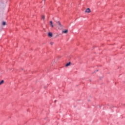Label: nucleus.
<instances>
[{
	"mask_svg": "<svg viewBox=\"0 0 125 125\" xmlns=\"http://www.w3.org/2000/svg\"><path fill=\"white\" fill-rule=\"evenodd\" d=\"M68 33V30H65L62 31V34H67Z\"/></svg>",
	"mask_w": 125,
	"mask_h": 125,
	"instance_id": "20e7f679",
	"label": "nucleus"
},
{
	"mask_svg": "<svg viewBox=\"0 0 125 125\" xmlns=\"http://www.w3.org/2000/svg\"><path fill=\"white\" fill-rule=\"evenodd\" d=\"M4 81H3V80H1V81H0V85H1V84H2V83H3V82H4Z\"/></svg>",
	"mask_w": 125,
	"mask_h": 125,
	"instance_id": "6e6552de",
	"label": "nucleus"
},
{
	"mask_svg": "<svg viewBox=\"0 0 125 125\" xmlns=\"http://www.w3.org/2000/svg\"><path fill=\"white\" fill-rule=\"evenodd\" d=\"M55 102H56V101H55Z\"/></svg>",
	"mask_w": 125,
	"mask_h": 125,
	"instance_id": "f8f14e48",
	"label": "nucleus"
},
{
	"mask_svg": "<svg viewBox=\"0 0 125 125\" xmlns=\"http://www.w3.org/2000/svg\"><path fill=\"white\" fill-rule=\"evenodd\" d=\"M51 45H53V43H54L53 42H50Z\"/></svg>",
	"mask_w": 125,
	"mask_h": 125,
	"instance_id": "1a4fd4ad",
	"label": "nucleus"
},
{
	"mask_svg": "<svg viewBox=\"0 0 125 125\" xmlns=\"http://www.w3.org/2000/svg\"><path fill=\"white\" fill-rule=\"evenodd\" d=\"M50 26H51V28H53V27H54V26L53 25V22H52V21H50Z\"/></svg>",
	"mask_w": 125,
	"mask_h": 125,
	"instance_id": "7ed1b4c3",
	"label": "nucleus"
},
{
	"mask_svg": "<svg viewBox=\"0 0 125 125\" xmlns=\"http://www.w3.org/2000/svg\"><path fill=\"white\" fill-rule=\"evenodd\" d=\"M2 24L3 26H5V25H6V22H5V21H3Z\"/></svg>",
	"mask_w": 125,
	"mask_h": 125,
	"instance_id": "0eeeda50",
	"label": "nucleus"
},
{
	"mask_svg": "<svg viewBox=\"0 0 125 125\" xmlns=\"http://www.w3.org/2000/svg\"><path fill=\"white\" fill-rule=\"evenodd\" d=\"M70 65H71V62H69L68 63H67L65 66L66 67H68V66H70Z\"/></svg>",
	"mask_w": 125,
	"mask_h": 125,
	"instance_id": "423d86ee",
	"label": "nucleus"
},
{
	"mask_svg": "<svg viewBox=\"0 0 125 125\" xmlns=\"http://www.w3.org/2000/svg\"><path fill=\"white\" fill-rule=\"evenodd\" d=\"M48 37H52V33L51 32H49L48 33Z\"/></svg>",
	"mask_w": 125,
	"mask_h": 125,
	"instance_id": "39448f33",
	"label": "nucleus"
},
{
	"mask_svg": "<svg viewBox=\"0 0 125 125\" xmlns=\"http://www.w3.org/2000/svg\"><path fill=\"white\" fill-rule=\"evenodd\" d=\"M85 12H87V13H89L90 12V9H89V8H87L85 10Z\"/></svg>",
	"mask_w": 125,
	"mask_h": 125,
	"instance_id": "f03ea898",
	"label": "nucleus"
},
{
	"mask_svg": "<svg viewBox=\"0 0 125 125\" xmlns=\"http://www.w3.org/2000/svg\"><path fill=\"white\" fill-rule=\"evenodd\" d=\"M96 71H97V72H98V70H97Z\"/></svg>",
	"mask_w": 125,
	"mask_h": 125,
	"instance_id": "9b49d317",
	"label": "nucleus"
},
{
	"mask_svg": "<svg viewBox=\"0 0 125 125\" xmlns=\"http://www.w3.org/2000/svg\"><path fill=\"white\" fill-rule=\"evenodd\" d=\"M56 23H57V24H58L59 29H60V30H61L63 28L62 27V24H61V23L60 22V21H56Z\"/></svg>",
	"mask_w": 125,
	"mask_h": 125,
	"instance_id": "f257e3e1",
	"label": "nucleus"
},
{
	"mask_svg": "<svg viewBox=\"0 0 125 125\" xmlns=\"http://www.w3.org/2000/svg\"><path fill=\"white\" fill-rule=\"evenodd\" d=\"M42 19H43V20H44V16H42Z\"/></svg>",
	"mask_w": 125,
	"mask_h": 125,
	"instance_id": "9d476101",
	"label": "nucleus"
}]
</instances>
